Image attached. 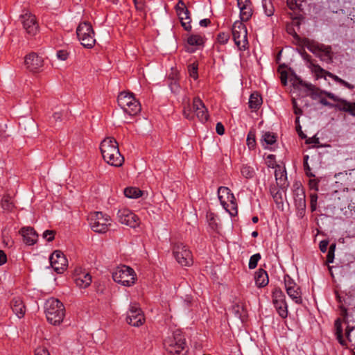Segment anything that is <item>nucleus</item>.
I'll list each match as a JSON object with an SVG mask.
<instances>
[{"mask_svg": "<svg viewBox=\"0 0 355 355\" xmlns=\"http://www.w3.org/2000/svg\"><path fill=\"white\" fill-rule=\"evenodd\" d=\"M340 105H335V107L339 111L348 113L355 117V101H341Z\"/></svg>", "mask_w": 355, "mask_h": 355, "instance_id": "obj_25", "label": "nucleus"}, {"mask_svg": "<svg viewBox=\"0 0 355 355\" xmlns=\"http://www.w3.org/2000/svg\"><path fill=\"white\" fill-rule=\"evenodd\" d=\"M216 131L219 135H223L225 133V128L221 122L216 123Z\"/></svg>", "mask_w": 355, "mask_h": 355, "instance_id": "obj_61", "label": "nucleus"}, {"mask_svg": "<svg viewBox=\"0 0 355 355\" xmlns=\"http://www.w3.org/2000/svg\"><path fill=\"white\" fill-rule=\"evenodd\" d=\"M329 241L327 240H322L320 242L319 248L321 252H325L327 250Z\"/></svg>", "mask_w": 355, "mask_h": 355, "instance_id": "obj_63", "label": "nucleus"}, {"mask_svg": "<svg viewBox=\"0 0 355 355\" xmlns=\"http://www.w3.org/2000/svg\"><path fill=\"white\" fill-rule=\"evenodd\" d=\"M77 286L83 288L88 287L92 283V276L89 273L83 274L75 279Z\"/></svg>", "mask_w": 355, "mask_h": 355, "instance_id": "obj_29", "label": "nucleus"}, {"mask_svg": "<svg viewBox=\"0 0 355 355\" xmlns=\"http://www.w3.org/2000/svg\"><path fill=\"white\" fill-rule=\"evenodd\" d=\"M266 164L268 167L270 168H277V166H279L278 164H276V159L275 155H268L266 158Z\"/></svg>", "mask_w": 355, "mask_h": 355, "instance_id": "obj_51", "label": "nucleus"}, {"mask_svg": "<svg viewBox=\"0 0 355 355\" xmlns=\"http://www.w3.org/2000/svg\"><path fill=\"white\" fill-rule=\"evenodd\" d=\"M10 307L13 313L19 318H21L26 313V306L21 297H15L10 302Z\"/></svg>", "mask_w": 355, "mask_h": 355, "instance_id": "obj_21", "label": "nucleus"}, {"mask_svg": "<svg viewBox=\"0 0 355 355\" xmlns=\"http://www.w3.org/2000/svg\"><path fill=\"white\" fill-rule=\"evenodd\" d=\"M256 285L258 287H264L268 284V276L266 271L262 268L259 269L254 275Z\"/></svg>", "mask_w": 355, "mask_h": 355, "instance_id": "obj_26", "label": "nucleus"}, {"mask_svg": "<svg viewBox=\"0 0 355 355\" xmlns=\"http://www.w3.org/2000/svg\"><path fill=\"white\" fill-rule=\"evenodd\" d=\"M320 94H324L329 98L333 100L334 101L338 102L337 105H340L342 103L341 101H346V99L340 98L336 95H334L333 93L329 92L320 91Z\"/></svg>", "mask_w": 355, "mask_h": 355, "instance_id": "obj_49", "label": "nucleus"}, {"mask_svg": "<svg viewBox=\"0 0 355 355\" xmlns=\"http://www.w3.org/2000/svg\"><path fill=\"white\" fill-rule=\"evenodd\" d=\"M69 53L67 51L60 50L57 52L58 58L61 60H66L68 58Z\"/></svg>", "mask_w": 355, "mask_h": 355, "instance_id": "obj_59", "label": "nucleus"}, {"mask_svg": "<svg viewBox=\"0 0 355 355\" xmlns=\"http://www.w3.org/2000/svg\"><path fill=\"white\" fill-rule=\"evenodd\" d=\"M334 326L336 329V335L337 339L341 345H344L345 343L343 340L342 321L340 318L336 320Z\"/></svg>", "mask_w": 355, "mask_h": 355, "instance_id": "obj_35", "label": "nucleus"}, {"mask_svg": "<svg viewBox=\"0 0 355 355\" xmlns=\"http://www.w3.org/2000/svg\"><path fill=\"white\" fill-rule=\"evenodd\" d=\"M280 79H281V83L283 85H287V80H288V73L287 71H282L281 73H280Z\"/></svg>", "mask_w": 355, "mask_h": 355, "instance_id": "obj_62", "label": "nucleus"}, {"mask_svg": "<svg viewBox=\"0 0 355 355\" xmlns=\"http://www.w3.org/2000/svg\"><path fill=\"white\" fill-rule=\"evenodd\" d=\"M274 306L279 315L282 318H286L288 315V306L285 302H279L278 304H274Z\"/></svg>", "mask_w": 355, "mask_h": 355, "instance_id": "obj_38", "label": "nucleus"}, {"mask_svg": "<svg viewBox=\"0 0 355 355\" xmlns=\"http://www.w3.org/2000/svg\"><path fill=\"white\" fill-rule=\"evenodd\" d=\"M305 46L320 61L327 64L333 62L334 53L331 46L325 45L313 40H305Z\"/></svg>", "mask_w": 355, "mask_h": 355, "instance_id": "obj_4", "label": "nucleus"}, {"mask_svg": "<svg viewBox=\"0 0 355 355\" xmlns=\"http://www.w3.org/2000/svg\"><path fill=\"white\" fill-rule=\"evenodd\" d=\"M289 15L293 20L291 24H293V26H296L299 29L301 24L300 21L304 19V17L302 15H298L295 17H294L292 13H290Z\"/></svg>", "mask_w": 355, "mask_h": 355, "instance_id": "obj_52", "label": "nucleus"}, {"mask_svg": "<svg viewBox=\"0 0 355 355\" xmlns=\"http://www.w3.org/2000/svg\"><path fill=\"white\" fill-rule=\"evenodd\" d=\"M293 187V198L297 216L302 218L304 217L306 212L305 191L302 186L299 183L294 184Z\"/></svg>", "mask_w": 355, "mask_h": 355, "instance_id": "obj_11", "label": "nucleus"}, {"mask_svg": "<svg viewBox=\"0 0 355 355\" xmlns=\"http://www.w3.org/2000/svg\"><path fill=\"white\" fill-rule=\"evenodd\" d=\"M76 35L81 44L87 49L92 48L95 43L94 31L90 23L83 21L76 28Z\"/></svg>", "mask_w": 355, "mask_h": 355, "instance_id": "obj_7", "label": "nucleus"}, {"mask_svg": "<svg viewBox=\"0 0 355 355\" xmlns=\"http://www.w3.org/2000/svg\"><path fill=\"white\" fill-rule=\"evenodd\" d=\"M51 267L58 273H62L67 266V259L60 250H55L49 257Z\"/></svg>", "mask_w": 355, "mask_h": 355, "instance_id": "obj_12", "label": "nucleus"}, {"mask_svg": "<svg viewBox=\"0 0 355 355\" xmlns=\"http://www.w3.org/2000/svg\"><path fill=\"white\" fill-rule=\"evenodd\" d=\"M112 278L114 282L125 286H130L135 284L136 275L132 268L127 266L119 267L112 273Z\"/></svg>", "mask_w": 355, "mask_h": 355, "instance_id": "obj_8", "label": "nucleus"}, {"mask_svg": "<svg viewBox=\"0 0 355 355\" xmlns=\"http://www.w3.org/2000/svg\"><path fill=\"white\" fill-rule=\"evenodd\" d=\"M284 284L286 290L289 288V287L297 286L293 279L288 275H284Z\"/></svg>", "mask_w": 355, "mask_h": 355, "instance_id": "obj_53", "label": "nucleus"}, {"mask_svg": "<svg viewBox=\"0 0 355 355\" xmlns=\"http://www.w3.org/2000/svg\"><path fill=\"white\" fill-rule=\"evenodd\" d=\"M1 207L4 211H12L15 209V203L10 195H5L1 199Z\"/></svg>", "mask_w": 355, "mask_h": 355, "instance_id": "obj_33", "label": "nucleus"}, {"mask_svg": "<svg viewBox=\"0 0 355 355\" xmlns=\"http://www.w3.org/2000/svg\"><path fill=\"white\" fill-rule=\"evenodd\" d=\"M89 220L91 229L96 233H105L111 226L110 217L101 211L91 213Z\"/></svg>", "mask_w": 355, "mask_h": 355, "instance_id": "obj_6", "label": "nucleus"}, {"mask_svg": "<svg viewBox=\"0 0 355 355\" xmlns=\"http://www.w3.org/2000/svg\"><path fill=\"white\" fill-rule=\"evenodd\" d=\"M169 87L171 92L175 94H178L180 92V86L177 80L173 79L169 83Z\"/></svg>", "mask_w": 355, "mask_h": 355, "instance_id": "obj_48", "label": "nucleus"}, {"mask_svg": "<svg viewBox=\"0 0 355 355\" xmlns=\"http://www.w3.org/2000/svg\"><path fill=\"white\" fill-rule=\"evenodd\" d=\"M35 355H50L47 349L44 348L37 349Z\"/></svg>", "mask_w": 355, "mask_h": 355, "instance_id": "obj_64", "label": "nucleus"}, {"mask_svg": "<svg viewBox=\"0 0 355 355\" xmlns=\"http://www.w3.org/2000/svg\"><path fill=\"white\" fill-rule=\"evenodd\" d=\"M286 32L292 35L293 38L296 40V44L305 46V40H309V38H301L299 35L297 33V32L295 30V28L293 26V24H288L286 25Z\"/></svg>", "mask_w": 355, "mask_h": 355, "instance_id": "obj_30", "label": "nucleus"}, {"mask_svg": "<svg viewBox=\"0 0 355 355\" xmlns=\"http://www.w3.org/2000/svg\"><path fill=\"white\" fill-rule=\"evenodd\" d=\"M164 345L171 355H187L189 352L186 339L180 330L174 331L172 336L165 339Z\"/></svg>", "mask_w": 355, "mask_h": 355, "instance_id": "obj_2", "label": "nucleus"}, {"mask_svg": "<svg viewBox=\"0 0 355 355\" xmlns=\"http://www.w3.org/2000/svg\"><path fill=\"white\" fill-rule=\"evenodd\" d=\"M187 43L190 46H201L203 45L204 41L202 37L199 35H191L187 39Z\"/></svg>", "mask_w": 355, "mask_h": 355, "instance_id": "obj_42", "label": "nucleus"}, {"mask_svg": "<svg viewBox=\"0 0 355 355\" xmlns=\"http://www.w3.org/2000/svg\"><path fill=\"white\" fill-rule=\"evenodd\" d=\"M173 254L176 261L182 266L193 264V256L190 250L182 243H175L173 247Z\"/></svg>", "mask_w": 355, "mask_h": 355, "instance_id": "obj_9", "label": "nucleus"}, {"mask_svg": "<svg viewBox=\"0 0 355 355\" xmlns=\"http://www.w3.org/2000/svg\"><path fill=\"white\" fill-rule=\"evenodd\" d=\"M299 53L303 58L304 61H306L308 64H309V67L311 69L312 72L315 73V68L314 66L319 65L318 64L315 63V60L312 58V57L308 54L304 49H302L299 51Z\"/></svg>", "mask_w": 355, "mask_h": 355, "instance_id": "obj_34", "label": "nucleus"}, {"mask_svg": "<svg viewBox=\"0 0 355 355\" xmlns=\"http://www.w3.org/2000/svg\"><path fill=\"white\" fill-rule=\"evenodd\" d=\"M137 10L144 12L146 8L145 0H133Z\"/></svg>", "mask_w": 355, "mask_h": 355, "instance_id": "obj_54", "label": "nucleus"}, {"mask_svg": "<svg viewBox=\"0 0 355 355\" xmlns=\"http://www.w3.org/2000/svg\"><path fill=\"white\" fill-rule=\"evenodd\" d=\"M261 141L266 143V145H272L277 141V135L270 132H265Z\"/></svg>", "mask_w": 355, "mask_h": 355, "instance_id": "obj_39", "label": "nucleus"}, {"mask_svg": "<svg viewBox=\"0 0 355 355\" xmlns=\"http://www.w3.org/2000/svg\"><path fill=\"white\" fill-rule=\"evenodd\" d=\"M24 64L26 69L32 73H39L44 65V60L36 53L32 52L25 57Z\"/></svg>", "mask_w": 355, "mask_h": 355, "instance_id": "obj_14", "label": "nucleus"}, {"mask_svg": "<svg viewBox=\"0 0 355 355\" xmlns=\"http://www.w3.org/2000/svg\"><path fill=\"white\" fill-rule=\"evenodd\" d=\"M144 321L141 309L137 304H132L127 313L126 322L134 327L141 326Z\"/></svg>", "mask_w": 355, "mask_h": 355, "instance_id": "obj_13", "label": "nucleus"}, {"mask_svg": "<svg viewBox=\"0 0 355 355\" xmlns=\"http://www.w3.org/2000/svg\"><path fill=\"white\" fill-rule=\"evenodd\" d=\"M232 37L235 44L240 50L245 49L248 45V33L245 24L241 21H235L232 26Z\"/></svg>", "mask_w": 355, "mask_h": 355, "instance_id": "obj_10", "label": "nucleus"}, {"mask_svg": "<svg viewBox=\"0 0 355 355\" xmlns=\"http://www.w3.org/2000/svg\"><path fill=\"white\" fill-rule=\"evenodd\" d=\"M249 107L251 109L257 110L262 104V98L258 93H252L249 98Z\"/></svg>", "mask_w": 355, "mask_h": 355, "instance_id": "obj_31", "label": "nucleus"}, {"mask_svg": "<svg viewBox=\"0 0 355 355\" xmlns=\"http://www.w3.org/2000/svg\"><path fill=\"white\" fill-rule=\"evenodd\" d=\"M315 68V74L317 77V78H322L324 76H327L332 78L334 81L336 83L340 84L341 85L345 87L346 88L349 89H353L354 88V86L348 82L345 81V80L340 78L338 76L322 68L320 65L314 66Z\"/></svg>", "mask_w": 355, "mask_h": 355, "instance_id": "obj_17", "label": "nucleus"}, {"mask_svg": "<svg viewBox=\"0 0 355 355\" xmlns=\"http://www.w3.org/2000/svg\"><path fill=\"white\" fill-rule=\"evenodd\" d=\"M247 145L250 149L254 148L256 145L255 133L250 131L247 137Z\"/></svg>", "mask_w": 355, "mask_h": 355, "instance_id": "obj_47", "label": "nucleus"}, {"mask_svg": "<svg viewBox=\"0 0 355 355\" xmlns=\"http://www.w3.org/2000/svg\"><path fill=\"white\" fill-rule=\"evenodd\" d=\"M20 232L26 244L32 245L36 243L38 235L34 228L31 227H23Z\"/></svg>", "mask_w": 355, "mask_h": 355, "instance_id": "obj_22", "label": "nucleus"}, {"mask_svg": "<svg viewBox=\"0 0 355 355\" xmlns=\"http://www.w3.org/2000/svg\"><path fill=\"white\" fill-rule=\"evenodd\" d=\"M124 195L129 198H137L142 195V191L137 187H128L124 189Z\"/></svg>", "mask_w": 355, "mask_h": 355, "instance_id": "obj_36", "label": "nucleus"}, {"mask_svg": "<svg viewBox=\"0 0 355 355\" xmlns=\"http://www.w3.org/2000/svg\"><path fill=\"white\" fill-rule=\"evenodd\" d=\"M119 222L130 227L135 228L139 224V217L127 209H120L117 212Z\"/></svg>", "mask_w": 355, "mask_h": 355, "instance_id": "obj_15", "label": "nucleus"}, {"mask_svg": "<svg viewBox=\"0 0 355 355\" xmlns=\"http://www.w3.org/2000/svg\"><path fill=\"white\" fill-rule=\"evenodd\" d=\"M230 39V35L228 33L221 32L218 35L217 40L220 44H226Z\"/></svg>", "mask_w": 355, "mask_h": 355, "instance_id": "obj_50", "label": "nucleus"}, {"mask_svg": "<svg viewBox=\"0 0 355 355\" xmlns=\"http://www.w3.org/2000/svg\"><path fill=\"white\" fill-rule=\"evenodd\" d=\"M288 296L297 304L302 303V292L299 286L295 287H289L286 289Z\"/></svg>", "mask_w": 355, "mask_h": 355, "instance_id": "obj_28", "label": "nucleus"}, {"mask_svg": "<svg viewBox=\"0 0 355 355\" xmlns=\"http://www.w3.org/2000/svg\"><path fill=\"white\" fill-rule=\"evenodd\" d=\"M119 105L130 116H135L141 111V105L132 93L121 92L117 98Z\"/></svg>", "mask_w": 355, "mask_h": 355, "instance_id": "obj_5", "label": "nucleus"}, {"mask_svg": "<svg viewBox=\"0 0 355 355\" xmlns=\"http://www.w3.org/2000/svg\"><path fill=\"white\" fill-rule=\"evenodd\" d=\"M55 232L53 230H46L43 233V238L45 239L48 242L52 241L55 238Z\"/></svg>", "mask_w": 355, "mask_h": 355, "instance_id": "obj_55", "label": "nucleus"}, {"mask_svg": "<svg viewBox=\"0 0 355 355\" xmlns=\"http://www.w3.org/2000/svg\"><path fill=\"white\" fill-rule=\"evenodd\" d=\"M229 193L230 196L234 195L228 187H220L218 189V196L222 206L225 205V202L227 201V198H229Z\"/></svg>", "mask_w": 355, "mask_h": 355, "instance_id": "obj_32", "label": "nucleus"}, {"mask_svg": "<svg viewBox=\"0 0 355 355\" xmlns=\"http://www.w3.org/2000/svg\"><path fill=\"white\" fill-rule=\"evenodd\" d=\"M198 64L196 62H193L188 66L189 76L192 77L194 80H196L198 78Z\"/></svg>", "mask_w": 355, "mask_h": 355, "instance_id": "obj_43", "label": "nucleus"}, {"mask_svg": "<svg viewBox=\"0 0 355 355\" xmlns=\"http://www.w3.org/2000/svg\"><path fill=\"white\" fill-rule=\"evenodd\" d=\"M347 178L351 184H355V168L349 171V174L345 173Z\"/></svg>", "mask_w": 355, "mask_h": 355, "instance_id": "obj_58", "label": "nucleus"}, {"mask_svg": "<svg viewBox=\"0 0 355 355\" xmlns=\"http://www.w3.org/2000/svg\"><path fill=\"white\" fill-rule=\"evenodd\" d=\"M290 81L292 82L293 85L295 87L297 85H300L303 80L299 77L293 70L290 69Z\"/></svg>", "mask_w": 355, "mask_h": 355, "instance_id": "obj_44", "label": "nucleus"}, {"mask_svg": "<svg viewBox=\"0 0 355 355\" xmlns=\"http://www.w3.org/2000/svg\"><path fill=\"white\" fill-rule=\"evenodd\" d=\"M262 7L266 16L273 15L275 8L271 0H262Z\"/></svg>", "mask_w": 355, "mask_h": 355, "instance_id": "obj_41", "label": "nucleus"}, {"mask_svg": "<svg viewBox=\"0 0 355 355\" xmlns=\"http://www.w3.org/2000/svg\"><path fill=\"white\" fill-rule=\"evenodd\" d=\"M309 158V157L308 155H306L304 156V158H303L304 170L305 171L306 176L310 177V178L315 177V175L311 171V168L308 163Z\"/></svg>", "mask_w": 355, "mask_h": 355, "instance_id": "obj_45", "label": "nucleus"}, {"mask_svg": "<svg viewBox=\"0 0 355 355\" xmlns=\"http://www.w3.org/2000/svg\"><path fill=\"white\" fill-rule=\"evenodd\" d=\"M244 311L243 307L239 306L238 304H236L232 306V311L234 313L236 316L239 318H242V313Z\"/></svg>", "mask_w": 355, "mask_h": 355, "instance_id": "obj_56", "label": "nucleus"}, {"mask_svg": "<svg viewBox=\"0 0 355 355\" xmlns=\"http://www.w3.org/2000/svg\"><path fill=\"white\" fill-rule=\"evenodd\" d=\"M19 130L24 137H31L37 134V126L33 119H24L19 123Z\"/></svg>", "mask_w": 355, "mask_h": 355, "instance_id": "obj_19", "label": "nucleus"}, {"mask_svg": "<svg viewBox=\"0 0 355 355\" xmlns=\"http://www.w3.org/2000/svg\"><path fill=\"white\" fill-rule=\"evenodd\" d=\"M103 159L110 165L120 167L124 162V157L120 153L119 144L113 137L104 139L100 145Z\"/></svg>", "mask_w": 355, "mask_h": 355, "instance_id": "obj_1", "label": "nucleus"}, {"mask_svg": "<svg viewBox=\"0 0 355 355\" xmlns=\"http://www.w3.org/2000/svg\"><path fill=\"white\" fill-rule=\"evenodd\" d=\"M241 173L242 176L246 179H251L255 175V171L252 166L247 164H243L241 168Z\"/></svg>", "mask_w": 355, "mask_h": 355, "instance_id": "obj_37", "label": "nucleus"}, {"mask_svg": "<svg viewBox=\"0 0 355 355\" xmlns=\"http://www.w3.org/2000/svg\"><path fill=\"white\" fill-rule=\"evenodd\" d=\"M285 295L279 288H275L272 291V302L278 304L279 302H285Z\"/></svg>", "mask_w": 355, "mask_h": 355, "instance_id": "obj_40", "label": "nucleus"}, {"mask_svg": "<svg viewBox=\"0 0 355 355\" xmlns=\"http://www.w3.org/2000/svg\"><path fill=\"white\" fill-rule=\"evenodd\" d=\"M228 196L225 205L223 207L232 216H234L238 213L236 198L234 195H229Z\"/></svg>", "mask_w": 355, "mask_h": 355, "instance_id": "obj_27", "label": "nucleus"}, {"mask_svg": "<svg viewBox=\"0 0 355 355\" xmlns=\"http://www.w3.org/2000/svg\"><path fill=\"white\" fill-rule=\"evenodd\" d=\"M20 21L26 32L31 35H35L38 31V24L35 15L31 13H25L20 16Z\"/></svg>", "mask_w": 355, "mask_h": 355, "instance_id": "obj_16", "label": "nucleus"}, {"mask_svg": "<svg viewBox=\"0 0 355 355\" xmlns=\"http://www.w3.org/2000/svg\"><path fill=\"white\" fill-rule=\"evenodd\" d=\"M275 176L277 184L281 188H284L288 186L287 184V175L286 169H282L280 166H277L275 171Z\"/></svg>", "mask_w": 355, "mask_h": 355, "instance_id": "obj_24", "label": "nucleus"}, {"mask_svg": "<svg viewBox=\"0 0 355 355\" xmlns=\"http://www.w3.org/2000/svg\"><path fill=\"white\" fill-rule=\"evenodd\" d=\"M176 12L184 30L187 31H190L191 29V19L189 10L184 9V10H182L180 11H176Z\"/></svg>", "mask_w": 355, "mask_h": 355, "instance_id": "obj_23", "label": "nucleus"}, {"mask_svg": "<svg viewBox=\"0 0 355 355\" xmlns=\"http://www.w3.org/2000/svg\"><path fill=\"white\" fill-rule=\"evenodd\" d=\"M45 314L49 323L59 325L65 315V309L63 304L58 299L51 297L46 300L44 304Z\"/></svg>", "mask_w": 355, "mask_h": 355, "instance_id": "obj_3", "label": "nucleus"}, {"mask_svg": "<svg viewBox=\"0 0 355 355\" xmlns=\"http://www.w3.org/2000/svg\"><path fill=\"white\" fill-rule=\"evenodd\" d=\"M292 104L293 107V112L296 115H301L302 114V110L301 108L297 107V101L295 99L292 100Z\"/></svg>", "mask_w": 355, "mask_h": 355, "instance_id": "obj_60", "label": "nucleus"}, {"mask_svg": "<svg viewBox=\"0 0 355 355\" xmlns=\"http://www.w3.org/2000/svg\"><path fill=\"white\" fill-rule=\"evenodd\" d=\"M286 3L288 7L292 10H294L297 8L300 9L301 6V4H298L296 0H286Z\"/></svg>", "mask_w": 355, "mask_h": 355, "instance_id": "obj_57", "label": "nucleus"}, {"mask_svg": "<svg viewBox=\"0 0 355 355\" xmlns=\"http://www.w3.org/2000/svg\"><path fill=\"white\" fill-rule=\"evenodd\" d=\"M240 9V17L242 21H248L252 15V3L250 0H237Z\"/></svg>", "mask_w": 355, "mask_h": 355, "instance_id": "obj_20", "label": "nucleus"}, {"mask_svg": "<svg viewBox=\"0 0 355 355\" xmlns=\"http://www.w3.org/2000/svg\"><path fill=\"white\" fill-rule=\"evenodd\" d=\"M193 110L200 121L205 122L208 120V110L200 98L196 97L193 98Z\"/></svg>", "mask_w": 355, "mask_h": 355, "instance_id": "obj_18", "label": "nucleus"}, {"mask_svg": "<svg viewBox=\"0 0 355 355\" xmlns=\"http://www.w3.org/2000/svg\"><path fill=\"white\" fill-rule=\"evenodd\" d=\"M261 259L259 253L254 254L250 258L248 267L250 269H254L257 266L258 261Z\"/></svg>", "mask_w": 355, "mask_h": 355, "instance_id": "obj_46", "label": "nucleus"}]
</instances>
